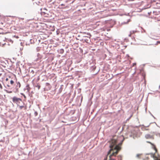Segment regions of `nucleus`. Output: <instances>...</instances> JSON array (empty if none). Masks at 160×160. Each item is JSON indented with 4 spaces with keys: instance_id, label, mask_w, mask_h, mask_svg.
<instances>
[{
    "instance_id": "f257e3e1",
    "label": "nucleus",
    "mask_w": 160,
    "mask_h": 160,
    "mask_svg": "<svg viewBox=\"0 0 160 160\" xmlns=\"http://www.w3.org/2000/svg\"><path fill=\"white\" fill-rule=\"evenodd\" d=\"M116 140L113 139L110 142L109 147L110 149L108 152V155H110L109 156L110 160H114V159L112 158V157L115 156L120 149L119 146L116 145Z\"/></svg>"
},
{
    "instance_id": "f03ea898",
    "label": "nucleus",
    "mask_w": 160,
    "mask_h": 160,
    "mask_svg": "<svg viewBox=\"0 0 160 160\" xmlns=\"http://www.w3.org/2000/svg\"><path fill=\"white\" fill-rule=\"evenodd\" d=\"M12 101L13 102L17 103L19 102V101H21V99L16 97H14L12 99Z\"/></svg>"
},
{
    "instance_id": "7ed1b4c3",
    "label": "nucleus",
    "mask_w": 160,
    "mask_h": 160,
    "mask_svg": "<svg viewBox=\"0 0 160 160\" xmlns=\"http://www.w3.org/2000/svg\"><path fill=\"white\" fill-rule=\"evenodd\" d=\"M145 137L146 138H151V136L149 134H147L145 136Z\"/></svg>"
},
{
    "instance_id": "20e7f679",
    "label": "nucleus",
    "mask_w": 160,
    "mask_h": 160,
    "mask_svg": "<svg viewBox=\"0 0 160 160\" xmlns=\"http://www.w3.org/2000/svg\"><path fill=\"white\" fill-rule=\"evenodd\" d=\"M17 87H18V88H19L21 86V84L19 82H17Z\"/></svg>"
},
{
    "instance_id": "39448f33",
    "label": "nucleus",
    "mask_w": 160,
    "mask_h": 160,
    "mask_svg": "<svg viewBox=\"0 0 160 160\" xmlns=\"http://www.w3.org/2000/svg\"><path fill=\"white\" fill-rule=\"evenodd\" d=\"M35 87H36L38 89H39L40 88V86L38 85L37 86H36Z\"/></svg>"
},
{
    "instance_id": "423d86ee",
    "label": "nucleus",
    "mask_w": 160,
    "mask_h": 160,
    "mask_svg": "<svg viewBox=\"0 0 160 160\" xmlns=\"http://www.w3.org/2000/svg\"><path fill=\"white\" fill-rule=\"evenodd\" d=\"M10 82L11 84H13L14 83V81L12 80H11Z\"/></svg>"
},
{
    "instance_id": "0eeeda50",
    "label": "nucleus",
    "mask_w": 160,
    "mask_h": 160,
    "mask_svg": "<svg viewBox=\"0 0 160 160\" xmlns=\"http://www.w3.org/2000/svg\"><path fill=\"white\" fill-rule=\"evenodd\" d=\"M6 91L7 93H11L12 92L11 91H9L8 90H6Z\"/></svg>"
},
{
    "instance_id": "6e6552de",
    "label": "nucleus",
    "mask_w": 160,
    "mask_h": 160,
    "mask_svg": "<svg viewBox=\"0 0 160 160\" xmlns=\"http://www.w3.org/2000/svg\"><path fill=\"white\" fill-rule=\"evenodd\" d=\"M129 22V20H128V21L127 22H123V24H127Z\"/></svg>"
},
{
    "instance_id": "1a4fd4ad",
    "label": "nucleus",
    "mask_w": 160,
    "mask_h": 160,
    "mask_svg": "<svg viewBox=\"0 0 160 160\" xmlns=\"http://www.w3.org/2000/svg\"><path fill=\"white\" fill-rule=\"evenodd\" d=\"M19 107L20 109H22L24 107L23 106H19Z\"/></svg>"
},
{
    "instance_id": "9d476101",
    "label": "nucleus",
    "mask_w": 160,
    "mask_h": 160,
    "mask_svg": "<svg viewBox=\"0 0 160 160\" xmlns=\"http://www.w3.org/2000/svg\"><path fill=\"white\" fill-rule=\"evenodd\" d=\"M140 155V154H137L136 155V156L138 158L139 157V156Z\"/></svg>"
},
{
    "instance_id": "9b49d317",
    "label": "nucleus",
    "mask_w": 160,
    "mask_h": 160,
    "mask_svg": "<svg viewBox=\"0 0 160 160\" xmlns=\"http://www.w3.org/2000/svg\"><path fill=\"white\" fill-rule=\"evenodd\" d=\"M2 86L1 85V84L0 83V88H1V89H2Z\"/></svg>"
},
{
    "instance_id": "f8f14e48",
    "label": "nucleus",
    "mask_w": 160,
    "mask_h": 160,
    "mask_svg": "<svg viewBox=\"0 0 160 160\" xmlns=\"http://www.w3.org/2000/svg\"><path fill=\"white\" fill-rule=\"evenodd\" d=\"M157 43H160V41H157V43L156 44H157Z\"/></svg>"
},
{
    "instance_id": "ddd939ff",
    "label": "nucleus",
    "mask_w": 160,
    "mask_h": 160,
    "mask_svg": "<svg viewBox=\"0 0 160 160\" xmlns=\"http://www.w3.org/2000/svg\"><path fill=\"white\" fill-rule=\"evenodd\" d=\"M35 116H37L38 114V113L37 112H35L34 113Z\"/></svg>"
},
{
    "instance_id": "4468645a",
    "label": "nucleus",
    "mask_w": 160,
    "mask_h": 160,
    "mask_svg": "<svg viewBox=\"0 0 160 160\" xmlns=\"http://www.w3.org/2000/svg\"><path fill=\"white\" fill-rule=\"evenodd\" d=\"M147 142H148V143H150V144H151L152 145H153V144L151 142H149L147 141Z\"/></svg>"
},
{
    "instance_id": "2eb2a0df",
    "label": "nucleus",
    "mask_w": 160,
    "mask_h": 160,
    "mask_svg": "<svg viewBox=\"0 0 160 160\" xmlns=\"http://www.w3.org/2000/svg\"><path fill=\"white\" fill-rule=\"evenodd\" d=\"M87 35H88V36H91V35L89 33H87Z\"/></svg>"
},
{
    "instance_id": "dca6fc26",
    "label": "nucleus",
    "mask_w": 160,
    "mask_h": 160,
    "mask_svg": "<svg viewBox=\"0 0 160 160\" xmlns=\"http://www.w3.org/2000/svg\"><path fill=\"white\" fill-rule=\"evenodd\" d=\"M8 78H7L6 79V81H8Z\"/></svg>"
},
{
    "instance_id": "f3484780",
    "label": "nucleus",
    "mask_w": 160,
    "mask_h": 160,
    "mask_svg": "<svg viewBox=\"0 0 160 160\" xmlns=\"http://www.w3.org/2000/svg\"><path fill=\"white\" fill-rule=\"evenodd\" d=\"M132 33H134V31H131V32H130V33H132Z\"/></svg>"
},
{
    "instance_id": "a211bd4d",
    "label": "nucleus",
    "mask_w": 160,
    "mask_h": 160,
    "mask_svg": "<svg viewBox=\"0 0 160 160\" xmlns=\"http://www.w3.org/2000/svg\"><path fill=\"white\" fill-rule=\"evenodd\" d=\"M136 64V63H133V66H134V65H135Z\"/></svg>"
},
{
    "instance_id": "6ab92c4d",
    "label": "nucleus",
    "mask_w": 160,
    "mask_h": 160,
    "mask_svg": "<svg viewBox=\"0 0 160 160\" xmlns=\"http://www.w3.org/2000/svg\"><path fill=\"white\" fill-rule=\"evenodd\" d=\"M23 96H24V98H25V97H25V95H23Z\"/></svg>"
},
{
    "instance_id": "aec40b11",
    "label": "nucleus",
    "mask_w": 160,
    "mask_h": 160,
    "mask_svg": "<svg viewBox=\"0 0 160 160\" xmlns=\"http://www.w3.org/2000/svg\"><path fill=\"white\" fill-rule=\"evenodd\" d=\"M7 86H8V87H10V86H9V85H7Z\"/></svg>"
},
{
    "instance_id": "412c9836",
    "label": "nucleus",
    "mask_w": 160,
    "mask_h": 160,
    "mask_svg": "<svg viewBox=\"0 0 160 160\" xmlns=\"http://www.w3.org/2000/svg\"><path fill=\"white\" fill-rule=\"evenodd\" d=\"M129 36H131V34H130L129 35Z\"/></svg>"
},
{
    "instance_id": "4be33fe9",
    "label": "nucleus",
    "mask_w": 160,
    "mask_h": 160,
    "mask_svg": "<svg viewBox=\"0 0 160 160\" xmlns=\"http://www.w3.org/2000/svg\"><path fill=\"white\" fill-rule=\"evenodd\" d=\"M157 160H160V159H158Z\"/></svg>"
},
{
    "instance_id": "5701e85b",
    "label": "nucleus",
    "mask_w": 160,
    "mask_h": 160,
    "mask_svg": "<svg viewBox=\"0 0 160 160\" xmlns=\"http://www.w3.org/2000/svg\"><path fill=\"white\" fill-rule=\"evenodd\" d=\"M1 75V74H0V76Z\"/></svg>"
}]
</instances>
